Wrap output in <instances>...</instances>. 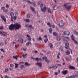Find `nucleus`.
Instances as JSON below:
<instances>
[{"instance_id":"nucleus-1","label":"nucleus","mask_w":78,"mask_h":78,"mask_svg":"<svg viewBox=\"0 0 78 78\" xmlns=\"http://www.w3.org/2000/svg\"><path fill=\"white\" fill-rule=\"evenodd\" d=\"M20 28V25L18 23H16L15 24H11L9 26V29L10 30H12L15 29H19Z\"/></svg>"},{"instance_id":"nucleus-2","label":"nucleus","mask_w":78,"mask_h":78,"mask_svg":"<svg viewBox=\"0 0 78 78\" xmlns=\"http://www.w3.org/2000/svg\"><path fill=\"white\" fill-rule=\"evenodd\" d=\"M63 41H64L66 43L65 44V45L66 46L65 48H66V49H68L69 48V44L68 41H67L65 38H64L63 39Z\"/></svg>"},{"instance_id":"nucleus-3","label":"nucleus","mask_w":78,"mask_h":78,"mask_svg":"<svg viewBox=\"0 0 78 78\" xmlns=\"http://www.w3.org/2000/svg\"><path fill=\"white\" fill-rule=\"evenodd\" d=\"M0 34L2 36H7V34H6V33L2 31H0Z\"/></svg>"},{"instance_id":"nucleus-4","label":"nucleus","mask_w":78,"mask_h":78,"mask_svg":"<svg viewBox=\"0 0 78 78\" xmlns=\"http://www.w3.org/2000/svg\"><path fill=\"white\" fill-rule=\"evenodd\" d=\"M71 37L72 41H74L75 44H78V42H77V41H76V40L75 39V37L73 36V35H72Z\"/></svg>"},{"instance_id":"nucleus-5","label":"nucleus","mask_w":78,"mask_h":78,"mask_svg":"<svg viewBox=\"0 0 78 78\" xmlns=\"http://www.w3.org/2000/svg\"><path fill=\"white\" fill-rule=\"evenodd\" d=\"M1 9V10H3V12H8V9H5V7H2Z\"/></svg>"},{"instance_id":"nucleus-6","label":"nucleus","mask_w":78,"mask_h":78,"mask_svg":"<svg viewBox=\"0 0 78 78\" xmlns=\"http://www.w3.org/2000/svg\"><path fill=\"white\" fill-rule=\"evenodd\" d=\"M58 23L60 27H63V26H64V22L62 21H61L59 22Z\"/></svg>"},{"instance_id":"nucleus-7","label":"nucleus","mask_w":78,"mask_h":78,"mask_svg":"<svg viewBox=\"0 0 78 78\" xmlns=\"http://www.w3.org/2000/svg\"><path fill=\"white\" fill-rule=\"evenodd\" d=\"M0 16L2 19L4 20L5 23H6V18H5V16H3L1 14Z\"/></svg>"},{"instance_id":"nucleus-8","label":"nucleus","mask_w":78,"mask_h":78,"mask_svg":"<svg viewBox=\"0 0 78 78\" xmlns=\"http://www.w3.org/2000/svg\"><path fill=\"white\" fill-rule=\"evenodd\" d=\"M43 59H45V61L46 62L47 64H48L49 63H50V60H48V59H47V57H43Z\"/></svg>"},{"instance_id":"nucleus-9","label":"nucleus","mask_w":78,"mask_h":78,"mask_svg":"<svg viewBox=\"0 0 78 78\" xmlns=\"http://www.w3.org/2000/svg\"><path fill=\"white\" fill-rule=\"evenodd\" d=\"M47 10V8L46 7H44L43 8H41V10L43 12H45L46 10Z\"/></svg>"},{"instance_id":"nucleus-10","label":"nucleus","mask_w":78,"mask_h":78,"mask_svg":"<svg viewBox=\"0 0 78 78\" xmlns=\"http://www.w3.org/2000/svg\"><path fill=\"white\" fill-rule=\"evenodd\" d=\"M31 59H35V60H36V61H42V59H41V58H39L38 57L34 58H33V57H31Z\"/></svg>"},{"instance_id":"nucleus-11","label":"nucleus","mask_w":78,"mask_h":78,"mask_svg":"<svg viewBox=\"0 0 78 78\" xmlns=\"http://www.w3.org/2000/svg\"><path fill=\"white\" fill-rule=\"evenodd\" d=\"M35 65H37V66H39V67H42V63H41L37 62L35 63Z\"/></svg>"},{"instance_id":"nucleus-12","label":"nucleus","mask_w":78,"mask_h":78,"mask_svg":"<svg viewBox=\"0 0 78 78\" xmlns=\"http://www.w3.org/2000/svg\"><path fill=\"white\" fill-rule=\"evenodd\" d=\"M26 27H29V28H32L33 30L34 29V28L33 27V26L31 25H26Z\"/></svg>"},{"instance_id":"nucleus-13","label":"nucleus","mask_w":78,"mask_h":78,"mask_svg":"<svg viewBox=\"0 0 78 78\" xmlns=\"http://www.w3.org/2000/svg\"><path fill=\"white\" fill-rule=\"evenodd\" d=\"M27 37H28L27 41H31V38L30 37V35H27Z\"/></svg>"},{"instance_id":"nucleus-14","label":"nucleus","mask_w":78,"mask_h":78,"mask_svg":"<svg viewBox=\"0 0 78 78\" xmlns=\"http://www.w3.org/2000/svg\"><path fill=\"white\" fill-rule=\"evenodd\" d=\"M66 8V9L67 10H69L70 9H71V8H72V5H69V6H65Z\"/></svg>"},{"instance_id":"nucleus-15","label":"nucleus","mask_w":78,"mask_h":78,"mask_svg":"<svg viewBox=\"0 0 78 78\" xmlns=\"http://www.w3.org/2000/svg\"><path fill=\"white\" fill-rule=\"evenodd\" d=\"M38 5H40V7H42L43 6H44V5H43V3L42 2H38Z\"/></svg>"},{"instance_id":"nucleus-16","label":"nucleus","mask_w":78,"mask_h":78,"mask_svg":"<svg viewBox=\"0 0 78 78\" xmlns=\"http://www.w3.org/2000/svg\"><path fill=\"white\" fill-rule=\"evenodd\" d=\"M27 56H28V55L27 54H23V57L24 58H26L27 57Z\"/></svg>"},{"instance_id":"nucleus-17","label":"nucleus","mask_w":78,"mask_h":78,"mask_svg":"<svg viewBox=\"0 0 78 78\" xmlns=\"http://www.w3.org/2000/svg\"><path fill=\"white\" fill-rule=\"evenodd\" d=\"M25 64L26 67H27V66H31V64L28 63V62H25Z\"/></svg>"},{"instance_id":"nucleus-18","label":"nucleus","mask_w":78,"mask_h":78,"mask_svg":"<svg viewBox=\"0 0 78 78\" xmlns=\"http://www.w3.org/2000/svg\"><path fill=\"white\" fill-rule=\"evenodd\" d=\"M62 73H63V75H66V74H67V70H66L65 71H63L62 72Z\"/></svg>"},{"instance_id":"nucleus-19","label":"nucleus","mask_w":78,"mask_h":78,"mask_svg":"<svg viewBox=\"0 0 78 78\" xmlns=\"http://www.w3.org/2000/svg\"><path fill=\"white\" fill-rule=\"evenodd\" d=\"M10 14L11 17H13V16H14V13L12 12H11L10 13Z\"/></svg>"},{"instance_id":"nucleus-20","label":"nucleus","mask_w":78,"mask_h":78,"mask_svg":"<svg viewBox=\"0 0 78 78\" xmlns=\"http://www.w3.org/2000/svg\"><path fill=\"white\" fill-rule=\"evenodd\" d=\"M49 46L50 48H53V45L52 44H51V43H50L49 44Z\"/></svg>"},{"instance_id":"nucleus-21","label":"nucleus","mask_w":78,"mask_h":78,"mask_svg":"<svg viewBox=\"0 0 78 78\" xmlns=\"http://www.w3.org/2000/svg\"><path fill=\"white\" fill-rule=\"evenodd\" d=\"M31 3H30V4H31L32 5H33V6H36V4L35 3V2H30Z\"/></svg>"},{"instance_id":"nucleus-22","label":"nucleus","mask_w":78,"mask_h":78,"mask_svg":"<svg viewBox=\"0 0 78 78\" xmlns=\"http://www.w3.org/2000/svg\"><path fill=\"white\" fill-rule=\"evenodd\" d=\"M20 44H23V39H20Z\"/></svg>"},{"instance_id":"nucleus-23","label":"nucleus","mask_w":78,"mask_h":78,"mask_svg":"<svg viewBox=\"0 0 78 78\" xmlns=\"http://www.w3.org/2000/svg\"><path fill=\"white\" fill-rule=\"evenodd\" d=\"M69 69H72L73 70V69H75V67H74L73 66H69Z\"/></svg>"},{"instance_id":"nucleus-24","label":"nucleus","mask_w":78,"mask_h":78,"mask_svg":"<svg viewBox=\"0 0 78 78\" xmlns=\"http://www.w3.org/2000/svg\"><path fill=\"white\" fill-rule=\"evenodd\" d=\"M72 76H73V78H75V77H78V74H75V75H72Z\"/></svg>"},{"instance_id":"nucleus-25","label":"nucleus","mask_w":78,"mask_h":78,"mask_svg":"<svg viewBox=\"0 0 78 78\" xmlns=\"http://www.w3.org/2000/svg\"><path fill=\"white\" fill-rule=\"evenodd\" d=\"M58 9V6L57 5H55L54 8L53 9L54 11H55V10H56V9Z\"/></svg>"},{"instance_id":"nucleus-26","label":"nucleus","mask_w":78,"mask_h":78,"mask_svg":"<svg viewBox=\"0 0 78 78\" xmlns=\"http://www.w3.org/2000/svg\"><path fill=\"white\" fill-rule=\"evenodd\" d=\"M21 50L23 51H26L27 50V48H21Z\"/></svg>"},{"instance_id":"nucleus-27","label":"nucleus","mask_w":78,"mask_h":78,"mask_svg":"<svg viewBox=\"0 0 78 78\" xmlns=\"http://www.w3.org/2000/svg\"><path fill=\"white\" fill-rule=\"evenodd\" d=\"M30 44H31V41L28 42L26 43L27 46H29Z\"/></svg>"},{"instance_id":"nucleus-28","label":"nucleus","mask_w":78,"mask_h":78,"mask_svg":"<svg viewBox=\"0 0 78 78\" xmlns=\"http://www.w3.org/2000/svg\"><path fill=\"white\" fill-rule=\"evenodd\" d=\"M18 57H19V56L18 55H16V56L14 55L13 56V58L16 59H17V58H18Z\"/></svg>"},{"instance_id":"nucleus-29","label":"nucleus","mask_w":78,"mask_h":78,"mask_svg":"<svg viewBox=\"0 0 78 78\" xmlns=\"http://www.w3.org/2000/svg\"><path fill=\"white\" fill-rule=\"evenodd\" d=\"M24 1H25L26 2H27V3H31V2L30 0H23Z\"/></svg>"},{"instance_id":"nucleus-30","label":"nucleus","mask_w":78,"mask_h":78,"mask_svg":"<svg viewBox=\"0 0 78 78\" xmlns=\"http://www.w3.org/2000/svg\"><path fill=\"white\" fill-rule=\"evenodd\" d=\"M30 8L32 11H33L34 12H35V14H36V12H35V10H34V8H33V7H30Z\"/></svg>"},{"instance_id":"nucleus-31","label":"nucleus","mask_w":78,"mask_h":78,"mask_svg":"<svg viewBox=\"0 0 78 78\" xmlns=\"http://www.w3.org/2000/svg\"><path fill=\"white\" fill-rule=\"evenodd\" d=\"M24 21L26 22H28V23L30 22V20L28 19H24Z\"/></svg>"},{"instance_id":"nucleus-32","label":"nucleus","mask_w":78,"mask_h":78,"mask_svg":"<svg viewBox=\"0 0 78 78\" xmlns=\"http://www.w3.org/2000/svg\"><path fill=\"white\" fill-rule=\"evenodd\" d=\"M42 38H41V37H39V38H37V40L38 41H42Z\"/></svg>"},{"instance_id":"nucleus-33","label":"nucleus","mask_w":78,"mask_h":78,"mask_svg":"<svg viewBox=\"0 0 78 78\" xmlns=\"http://www.w3.org/2000/svg\"><path fill=\"white\" fill-rule=\"evenodd\" d=\"M66 53L67 55H69L70 54V51L68 50L66 52Z\"/></svg>"},{"instance_id":"nucleus-34","label":"nucleus","mask_w":78,"mask_h":78,"mask_svg":"<svg viewBox=\"0 0 78 78\" xmlns=\"http://www.w3.org/2000/svg\"><path fill=\"white\" fill-rule=\"evenodd\" d=\"M26 17L27 18H30V14L28 13L26 15Z\"/></svg>"},{"instance_id":"nucleus-35","label":"nucleus","mask_w":78,"mask_h":78,"mask_svg":"<svg viewBox=\"0 0 78 78\" xmlns=\"http://www.w3.org/2000/svg\"><path fill=\"white\" fill-rule=\"evenodd\" d=\"M53 34L55 36H57L58 35V34H57L56 32H54L53 33Z\"/></svg>"},{"instance_id":"nucleus-36","label":"nucleus","mask_w":78,"mask_h":78,"mask_svg":"<svg viewBox=\"0 0 78 78\" xmlns=\"http://www.w3.org/2000/svg\"><path fill=\"white\" fill-rule=\"evenodd\" d=\"M49 31L50 33H52V31H53V30L51 28H50L49 29Z\"/></svg>"},{"instance_id":"nucleus-37","label":"nucleus","mask_w":78,"mask_h":78,"mask_svg":"<svg viewBox=\"0 0 78 78\" xmlns=\"http://www.w3.org/2000/svg\"><path fill=\"white\" fill-rule=\"evenodd\" d=\"M58 66H53L52 67V68H54V69H57V68H58Z\"/></svg>"},{"instance_id":"nucleus-38","label":"nucleus","mask_w":78,"mask_h":78,"mask_svg":"<svg viewBox=\"0 0 78 78\" xmlns=\"http://www.w3.org/2000/svg\"><path fill=\"white\" fill-rule=\"evenodd\" d=\"M57 39L58 41H59L61 39V37H60V36H58L57 37Z\"/></svg>"},{"instance_id":"nucleus-39","label":"nucleus","mask_w":78,"mask_h":78,"mask_svg":"<svg viewBox=\"0 0 78 78\" xmlns=\"http://www.w3.org/2000/svg\"><path fill=\"white\" fill-rule=\"evenodd\" d=\"M24 67H25V66L23 65H22L20 66V68L21 69H23Z\"/></svg>"},{"instance_id":"nucleus-40","label":"nucleus","mask_w":78,"mask_h":78,"mask_svg":"<svg viewBox=\"0 0 78 78\" xmlns=\"http://www.w3.org/2000/svg\"><path fill=\"white\" fill-rule=\"evenodd\" d=\"M48 12L49 13H51V10L50 9H48Z\"/></svg>"},{"instance_id":"nucleus-41","label":"nucleus","mask_w":78,"mask_h":78,"mask_svg":"<svg viewBox=\"0 0 78 78\" xmlns=\"http://www.w3.org/2000/svg\"><path fill=\"white\" fill-rule=\"evenodd\" d=\"M5 44H6L8 43V41H7V40H5Z\"/></svg>"},{"instance_id":"nucleus-42","label":"nucleus","mask_w":78,"mask_h":78,"mask_svg":"<svg viewBox=\"0 0 78 78\" xmlns=\"http://www.w3.org/2000/svg\"><path fill=\"white\" fill-rule=\"evenodd\" d=\"M65 58L66 60H67V61H69V57H65Z\"/></svg>"},{"instance_id":"nucleus-43","label":"nucleus","mask_w":78,"mask_h":78,"mask_svg":"<svg viewBox=\"0 0 78 78\" xmlns=\"http://www.w3.org/2000/svg\"><path fill=\"white\" fill-rule=\"evenodd\" d=\"M15 67L16 68H17V67H18V66H19V64L15 63Z\"/></svg>"},{"instance_id":"nucleus-44","label":"nucleus","mask_w":78,"mask_h":78,"mask_svg":"<svg viewBox=\"0 0 78 78\" xmlns=\"http://www.w3.org/2000/svg\"><path fill=\"white\" fill-rule=\"evenodd\" d=\"M51 27H52V28H55V25L53 24H51Z\"/></svg>"},{"instance_id":"nucleus-45","label":"nucleus","mask_w":78,"mask_h":78,"mask_svg":"<svg viewBox=\"0 0 78 78\" xmlns=\"http://www.w3.org/2000/svg\"><path fill=\"white\" fill-rule=\"evenodd\" d=\"M0 50L1 51H3V53H5V50L3 49H1Z\"/></svg>"},{"instance_id":"nucleus-46","label":"nucleus","mask_w":78,"mask_h":78,"mask_svg":"<svg viewBox=\"0 0 78 78\" xmlns=\"http://www.w3.org/2000/svg\"><path fill=\"white\" fill-rule=\"evenodd\" d=\"M75 35H76V36H78V32H76V31H75Z\"/></svg>"},{"instance_id":"nucleus-47","label":"nucleus","mask_w":78,"mask_h":78,"mask_svg":"<svg viewBox=\"0 0 78 78\" xmlns=\"http://www.w3.org/2000/svg\"><path fill=\"white\" fill-rule=\"evenodd\" d=\"M59 48L60 50H61V51H64V49H63V48H62L60 47Z\"/></svg>"},{"instance_id":"nucleus-48","label":"nucleus","mask_w":78,"mask_h":78,"mask_svg":"<svg viewBox=\"0 0 78 78\" xmlns=\"http://www.w3.org/2000/svg\"><path fill=\"white\" fill-rule=\"evenodd\" d=\"M47 25H49L50 27H51V24H50V22L48 23Z\"/></svg>"},{"instance_id":"nucleus-49","label":"nucleus","mask_w":78,"mask_h":78,"mask_svg":"<svg viewBox=\"0 0 78 78\" xmlns=\"http://www.w3.org/2000/svg\"><path fill=\"white\" fill-rule=\"evenodd\" d=\"M69 3H66L64 5V7H66V6H67V5H69Z\"/></svg>"},{"instance_id":"nucleus-50","label":"nucleus","mask_w":78,"mask_h":78,"mask_svg":"<svg viewBox=\"0 0 78 78\" xmlns=\"http://www.w3.org/2000/svg\"><path fill=\"white\" fill-rule=\"evenodd\" d=\"M48 41V39H45L44 40V42L45 43H47V41Z\"/></svg>"},{"instance_id":"nucleus-51","label":"nucleus","mask_w":78,"mask_h":78,"mask_svg":"<svg viewBox=\"0 0 78 78\" xmlns=\"http://www.w3.org/2000/svg\"><path fill=\"white\" fill-rule=\"evenodd\" d=\"M9 69L8 68H6L5 69V72H8V71L9 70Z\"/></svg>"},{"instance_id":"nucleus-52","label":"nucleus","mask_w":78,"mask_h":78,"mask_svg":"<svg viewBox=\"0 0 78 78\" xmlns=\"http://www.w3.org/2000/svg\"><path fill=\"white\" fill-rule=\"evenodd\" d=\"M66 35H68V36H69V35H70V32H67L66 33Z\"/></svg>"},{"instance_id":"nucleus-53","label":"nucleus","mask_w":78,"mask_h":78,"mask_svg":"<svg viewBox=\"0 0 78 78\" xmlns=\"http://www.w3.org/2000/svg\"><path fill=\"white\" fill-rule=\"evenodd\" d=\"M66 78H73V77L72 76V75L70 76H68V77H66Z\"/></svg>"},{"instance_id":"nucleus-54","label":"nucleus","mask_w":78,"mask_h":78,"mask_svg":"<svg viewBox=\"0 0 78 78\" xmlns=\"http://www.w3.org/2000/svg\"><path fill=\"white\" fill-rule=\"evenodd\" d=\"M4 45L2 43H0V46H3Z\"/></svg>"},{"instance_id":"nucleus-55","label":"nucleus","mask_w":78,"mask_h":78,"mask_svg":"<svg viewBox=\"0 0 78 78\" xmlns=\"http://www.w3.org/2000/svg\"><path fill=\"white\" fill-rule=\"evenodd\" d=\"M10 67H13L14 65H13V64H10Z\"/></svg>"},{"instance_id":"nucleus-56","label":"nucleus","mask_w":78,"mask_h":78,"mask_svg":"<svg viewBox=\"0 0 78 78\" xmlns=\"http://www.w3.org/2000/svg\"><path fill=\"white\" fill-rule=\"evenodd\" d=\"M6 7L7 8H9V5H8V4H6Z\"/></svg>"},{"instance_id":"nucleus-57","label":"nucleus","mask_w":78,"mask_h":78,"mask_svg":"<svg viewBox=\"0 0 78 78\" xmlns=\"http://www.w3.org/2000/svg\"><path fill=\"white\" fill-rule=\"evenodd\" d=\"M67 32L66 31H64V32H63L64 34H67Z\"/></svg>"},{"instance_id":"nucleus-58","label":"nucleus","mask_w":78,"mask_h":78,"mask_svg":"<svg viewBox=\"0 0 78 78\" xmlns=\"http://www.w3.org/2000/svg\"><path fill=\"white\" fill-rule=\"evenodd\" d=\"M34 53H38V51H33Z\"/></svg>"},{"instance_id":"nucleus-59","label":"nucleus","mask_w":78,"mask_h":78,"mask_svg":"<svg viewBox=\"0 0 78 78\" xmlns=\"http://www.w3.org/2000/svg\"><path fill=\"white\" fill-rule=\"evenodd\" d=\"M17 18V17L16 16H14L13 17V19H14V20H16V19Z\"/></svg>"},{"instance_id":"nucleus-60","label":"nucleus","mask_w":78,"mask_h":78,"mask_svg":"<svg viewBox=\"0 0 78 78\" xmlns=\"http://www.w3.org/2000/svg\"><path fill=\"white\" fill-rule=\"evenodd\" d=\"M3 27H0V30H3Z\"/></svg>"},{"instance_id":"nucleus-61","label":"nucleus","mask_w":78,"mask_h":78,"mask_svg":"<svg viewBox=\"0 0 78 78\" xmlns=\"http://www.w3.org/2000/svg\"><path fill=\"white\" fill-rule=\"evenodd\" d=\"M16 42L17 43H19L20 42V40L18 39V40Z\"/></svg>"},{"instance_id":"nucleus-62","label":"nucleus","mask_w":78,"mask_h":78,"mask_svg":"<svg viewBox=\"0 0 78 78\" xmlns=\"http://www.w3.org/2000/svg\"><path fill=\"white\" fill-rule=\"evenodd\" d=\"M18 14H19V13H18V12H16L15 13V14H16V15H17Z\"/></svg>"},{"instance_id":"nucleus-63","label":"nucleus","mask_w":78,"mask_h":78,"mask_svg":"<svg viewBox=\"0 0 78 78\" xmlns=\"http://www.w3.org/2000/svg\"><path fill=\"white\" fill-rule=\"evenodd\" d=\"M13 17H11V20L12 22H13Z\"/></svg>"},{"instance_id":"nucleus-64","label":"nucleus","mask_w":78,"mask_h":78,"mask_svg":"<svg viewBox=\"0 0 78 78\" xmlns=\"http://www.w3.org/2000/svg\"><path fill=\"white\" fill-rule=\"evenodd\" d=\"M5 78H9V77H7V76H5Z\"/></svg>"}]
</instances>
